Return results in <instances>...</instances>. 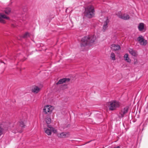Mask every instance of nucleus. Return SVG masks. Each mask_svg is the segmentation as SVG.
<instances>
[{"mask_svg":"<svg viewBox=\"0 0 148 148\" xmlns=\"http://www.w3.org/2000/svg\"><path fill=\"white\" fill-rule=\"evenodd\" d=\"M96 39L95 36L90 35L83 37L81 40V47L82 49L86 48L88 45H92L95 42Z\"/></svg>","mask_w":148,"mask_h":148,"instance_id":"obj_1","label":"nucleus"},{"mask_svg":"<svg viewBox=\"0 0 148 148\" xmlns=\"http://www.w3.org/2000/svg\"><path fill=\"white\" fill-rule=\"evenodd\" d=\"M106 105L108 106L109 109L110 110H114L117 108H119L120 106V102L116 100H112L107 102Z\"/></svg>","mask_w":148,"mask_h":148,"instance_id":"obj_2","label":"nucleus"},{"mask_svg":"<svg viewBox=\"0 0 148 148\" xmlns=\"http://www.w3.org/2000/svg\"><path fill=\"white\" fill-rule=\"evenodd\" d=\"M14 124L13 123H11L10 127H14V129H16L15 131H13L12 132L15 133L17 132H22L20 129L21 128L24 127L25 126V124L24 121L22 120H20L14 126H13Z\"/></svg>","mask_w":148,"mask_h":148,"instance_id":"obj_3","label":"nucleus"},{"mask_svg":"<svg viewBox=\"0 0 148 148\" xmlns=\"http://www.w3.org/2000/svg\"><path fill=\"white\" fill-rule=\"evenodd\" d=\"M94 12L93 6L90 5L85 8L84 14L86 17L89 18H91L94 16Z\"/></svg>","mask_w":148,"mask_h":148,"instance_id":"obj_4","label":"nucleus"},{"mask_svg":"<svg viewBox=\"0 0 148 148\" xmlns=\"http://www.w3.org/2000/svg\"><path fill=\"white\" fill-rule=\"evenodd\" d=\"M53 107L51 105H46L45 106L43 109V112L45 114L51 113L53 109Z\"/></svg>","mask_w":148,"mask_h":148,"instance_id":"obj_5","label":"nucleus"},{"mask_svg":"<svg viewBox=\"0 0 148 148\" xmlns=\"http://www.w3.org/2000/svg\"><path fill=\"white\" fill-rule=\"evenodd\" d=\"M47 126L48 127V128L45 129V132L47 135H50L51 134V132H52L55 133H57V130L54 128L53 127H51L50 125H48Z\"/></svg>","mask_w":148,"mask_h":148,"instance_id":"obj_6","label":"nucleus"},{"mask_svg":"<svg viewBox=\"0 0 148 148\" xmlns=\"http://www.w3.org/2000/svg\"><path fill=\"white\" fill-rule=\"evenodd\" d=\"M116 15L119 18L125 20H128L130 18V16L128 15L127 14H124L122 15L121 11L116 13Z\"/></svg>","mask_w":148,"mask_h":148,"instance_id":"obj_7","label":"nucleus"},{"mask_svg":"<svg viewBox=\"0 0 148 148\" xmlns=\"http://www.w3.org/2000/svg\"><path fill=\"white\" fill-rule=\"evenodd\" d=\"M137 40L141 45L145 46L147 43V40H145L142 36H139L137 38Z\"/></svg>","mask_w":148,"mask_h":148,"instance_id":"obj_8","label":"nucleus"},{"mask_svg":"<svg viewBox=\"0 0 148 148\" xmlns=\"http://www.w3.org/2000/svg\"><path fill=\"white\" fill-rule=\"evenodd\" d=\"M103 23V31H105L106 30L108 27V24L109 23V20L108 17L104 18Z\"/></svg>","mask_w":148,"mask_h":148,"instance_id":"obj_9","label":"nucleus"},{"mask_svg":"<svg viewBox=\"0 0 148 148\" xmlns=\"http://www.w3.org/2000/svg\"><path fill=\"white\" fill-rule=\"evenodd\" d=\"M4 19H9V18L7 16L4 14L0 13V22L5 23H6L5 21L4 20Z\"/></svg>","mask_w":148,"mask_h":148,"instance_id":"obj_10","label":"nucleus"},{"mask_svg":"<svg viewBox=\"0 0 148 148\" xmlns=\"http://www.w3.org/2000/svg\"><path fill=\"white\" fill-rule=\"evenodd\" d=\"M146 26L143 23H140L138 26V30L140 32H144L145 31Z\"/></svg>","mask_w":148,"mask_h":148,"instance_id":"obj_11","label":"nucleus"},{"mask_svg":"<svg viewBox=\"0 0 148 148\" xmlns=\"http://www.w3.org/2000/svg\"><path fill=\"white\" fill-rule=\"evenodd\" d=\"M69 80L70 79L69 78H64L62 79H60L59 81L56 83V84H61L63 83L69 82Z\"/></svg>","mask_w":148,"mask_h":148,"instance_id":"obj_12","label":"nucleus"},{"mask_svg":"<svg viewBox=\"0 0 148 148\" xmlns=\"http://www.w3.org/2000/svg\"><path fill=\"white\" fill-rule=\"evenodd\" d=\"M111 48L114 51L118 50L121 49L119 45L115 44L112 45Z\"/></svg>","mask_w":148,"mask_h":148,"instance_id":"obj_13","label":"nucleus"},{"mask_svg":"<svg viewBox=\"0 0 148 148\" xmlns=\"http://www.w3.org/2000/svg\"><path fill=\"white\" fill-rule=\"evenodd\" d=\"M124 60L126 61L128 63H130L131 62V59L129 58L128 57V54L126 53L125 54L124 56Z\"/></svg>","mask_w":148,"mask_h":148,"instance_id":"obj_14","label":"nucleus"},{"mask_svg":"<svg viewBox=\"0 0 148 148\" xmlns=\"http://www.w3.org/2000/svg\"><path fill=\"white\" fill-rule=\"evenodd\" d=\"M129 52L133 56H136L137 55L136 52L134 50L132 49H129Z\"/></svg>","mask_w":148,"mask_h":148,"instance_id":"obj_15","label":"nucleus"},{"mask_svg":"<svg viewBox=\"0 0 148 148\" xmlns=\"http://www.w3.org/2000/svg\"><path fill=\"white\" fill-rule=\"evenodd\" d=\"M40 89L38 87L35 86L32 89V91L35 93H38L40 90Z\"/></svg>","mask_w":148,"mask_h":148,"instance_id":"obj_16","label":"nucleus"},{"mask_svg":"<svg viewBox=\"0 0 148 148\" xmlns=\"http://www.w3.org/2000/svg\"><path fill=\"white\" fill-rule=\"evenodd\" d=\"M58 136L60 138H65L66 136V134L65 133L62 132L57 134Z\"/></svg>","mask_w":148,"mask_h":148,"instance_id":"obj_17","label":"nucleus"},{"mask_svg":"<svg viewBox=\"0 0 148 148\" xmlns=\"http://www.w3.org/2000/svg\"><path fill=\"white\" fill-rule=\"evenodd\" d=\"M4 11L6 14H8L10 12L11 9L9 8H7L5 9Z\"/></svg>","mask_w":148,"mask_h":148,"instance_id":"obj_18","label":"nucleus"},{"mask_svg":"<svg viewBox=\"0 0 148 148\" xmlns=\"http://www.w3.org/2000/svg\"><path fill=\"white\" fill-rule=\"evenodd\" d=\"M124 113L121 110L118 116L120 118H122L124 116Z\"/></svg>","mask_w":148,"mask_h":148,"instance_id":"obj_19","label":"nucleus"},{"mask_svg":"<svg viewBox=\"0 0 148 148\" xmlns=\"http://www.w3.org/2000/svg\"><path fill=\"white\" fill-rule=\"evenodd\" d=\"M110 58L113 60H115V54L114 53H111L110 56Z\"/></svg>","mask_w":148,"mask_h":148,"instance_id":"obj_20","label":"nucleus"},{"mask_svg":"<svg viewBox=\"0 0 148 148\" xmlns=\"http://www.w3.org/2000/svg\"><path fill=\"white\" fill-rule=\"evenodd\" d=\"M125 114L127 113L128 111V108L127 107H125L122 110Z\"/></svg>","mask_w":148,"mask_h":148,"instance_id":"obj_21","label":"nucleus"},{"mask_svg":"<svg viewBox=\"0 0 148 148\" xmlns=\"http://www.w3.org/2000/svg\"><path fill=\"white\" fill-rule=\"evenodd\" d=\"M47 124H49L51 122V119L50 118H47L45 120Z\"/></svg>","mask_w":148,"mask_h":148,"instance_id":"obj_22","label":"nucleus"},{"mask_svg":"<svg viewBox=\"0 0 148 148\" xmlns=\"http://www.w3.org/2000/svg\"><path fill=\"white\" fill-rule=\"evenodd\" d=\"M29 36V34L28 32H26L23 35L24 38H27Z\"/></svg>","mask_w":148,"mask_h":148,"instance_id":"obj_23","label":"nucleus"},{"mask_svg":"<svg viewBox=\"0 0 148 148\" xmlns=\"http://www.w3.org/2000/svg\"><path fill=\"white\" fill-rule=\"evenodd\" d=\"M3 129L0 127V136L3 134Z\"/></svg>","mask_w":148,"mask_h":148,"instance_id":"obj_24","label":"nucleus"},{"mask_svg":"<svg viewBox=\"0 0 148 148\" xmlns=\"http://www.w3.org/2000/svg\"><path fill=\"white\" fill-rule=\"evenodd\" d=\"M136 62H137V60H136V61H134V64H136Z\"/></svg>","mask_w":148,"mask_h":148,"instance_id":"obj_25","label":"nucleus"},{"mask_svg":"<svg viewBox=\"0 0 148 148\" xmlns=\"http://www.w3.org/2000/svg\"><path fill=\"white\" fill-rule=\"evenodd\" d=\"M147 108L148 109V104H147Z\"/></svg>","mask_w":148,"mask_h":148,"instance_id":"obj_26","label":"nucleus"},{"mask_svg":"<svg viewBox=\"0 0 148 148\" xmlns=\"http://www.w3.org/2000/svg\"><path fill=\"white\" fill-rule=\"evenodd\" d=\"M114 148H120V147H119L118 146V147H114Z\"/></svg>","mask_w":148,"mask_h":148,"instance_id":"obj_27","label":"nucleus"},{"mask_svg":"<svg viewBox=\"0 0 148 148\" xmlns=\"http://www.w3.org/2000/svg\"><path fill=\"white\" fill-rule=\"evenodd\" d=\"M85 50H83V51H85Z\"/></svg>","mask_w":148,"mask_h":148,"instance_id":"obj_28","label":"nucleus"}]
</instances>
